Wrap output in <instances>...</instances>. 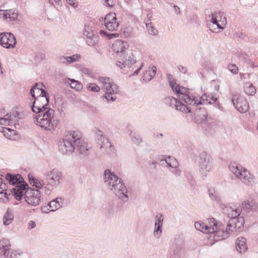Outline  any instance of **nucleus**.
I'll return each mask as SVG.
<instances>
[{
    "instance_id": "obj_1",
    "label": "nucleus",
    "mask_w": 258,
    "mask_h": 258,
    "mask_svg": "<svg viewBox=\"0 0 258 258\" xmlns=\"http://www.w3.org/2000/svg\"><path fill=\"white\" fill-rule=\"evenodd\" d=\"M31 108L37 114L33 117L34 123L50 132L58 128L59 120L55 116L54 111L48 106L49 100L43 97H35Z\"/></svg>"
},
{
    "instance_id": "obj_2",
    "label": "nucleus",
    "mask_w": 258,
    "mask_h": 258,
    "mask_svg": "<svg viewBox=\"0 0 258 258\" xmlns=\"http://www.w3.org/2000/svg\"><path fill=\"white\" fill-rule=\"evenodd\" d=\"M58 149L59 152L66 155L72 154L75 149L85 156L89 154V148L82 139V135L79 131L66 132L62 141L59 142Z\"/></svg>"
},
{
    "instance_id": "obj_3",
    "label": "nucleus",
    "mask_w": 258,
    "mask_h": 258,
    "mask_svg": "<svg viewBox=\"0 0 258 258\" xmlns=\"http://www.w3.org/2000/svg\"><path fill=\"white\" fill-rule=\"evenodd\" d=\"M103 179L107 187L119 199L124 202L128 201L127 189L121 178L110 170L106 169L104 172Z\"/></svg>"
},
{
    "instance_id": "obj_4",
    "label": "nucleus",
    "mask_w": 258,
    "mask_h": 258,
    "mask_svg": "<svg viewBox=\"0 0 258 258\" xmlns=\"http://www.w3.org/2000/svg\"><path fill=\"white\" fill-rule=\"evenodd\" d=\"M221 208L223 209V213L226 214L230 218L228 224L229 227H231L232 231L241 232L243 230L244 219L243 216H240L242 212L241 207L233 209L230 207L222 205Z\"/></svg>"
},
{
    "instance_id": "obj_5",
    "label": "nucleus",
    "mask_w": 258,
    "mask_h": 258,
    "mask_svg": "<svg viewBox=\"0 0 258 258\" xmlns=\"http://www.w3.org/2000/svg\"><path fill=\"white\" fill-rule=\"evenodd\" d=\"M5 178L10 185L15 186L10 189V192H13L14 198L17 201H21L23 197V191L28 185L24 181V179L19 174L15 175L9 173L6 174Z\"/></svg>"
},
{
    "instance_id": "obj_6",
    "label": "nucleus",
    "mask_w": 258,
    "mask_h": 258,
    "mask_svg": "<svg viewBox=\"0 0 258 258\" xmlns=\"http://www.w3.org/2000/svg\"><path fill=\"white\" fill-rule=\"evenodd\" d=\"M43 176L46 184L45 193L47 194H50L53 188L57 187L62 179V172L57 169L45 172Z\"/></svg>"
},
{
    "instance_id": "obj_7",
    "label": "nucleus",
    "mask_w": 258,
    "mask_h": 258,
    "mask_svg": "<svg viewBox=\"0 0 258 258\" xmlns=\"http://www.w3.org/2000/svg\"><path fill=\"white\" fill-rule=\"evenodd\" d=\"M100 81L103 84L102 89L105 91L103 100L105 99L108 103L114 101L116 99V94L119 91L117 86L109 78L102 77Z\"/></svg>"
},
{
    "instance_id": "obj_8",
    "label": "nucleus",
    "mask_w": 258,
    "mask_h": 258,
    "mask_svg": "<svg viewBox=\"0 0 258 258\" xmlns=\"http://www.w3.org/2000/svg\"><path fill=\"white\" fill-rule=\"evenodd\" d=\"M229 170L237 176L243 183L252 186L254 183V177L249 172L241 166H238L237 165L231 163L229 165Z\"/></svg>"
},
{
    "instance_id": "obj_9",
    "label": "nucleus",
    "mask_w": 258,
    "mask_h": 258,
    "mask_svg": "<svg viewBox=\"0 0 258 258\" xmlns=\"http://www.w3.org/2000/svg\"><path fill=\"white\" fill-rule=\"evenodd\" d=\"M23 196L27 203L32 206L38 205L41 199V193L39 189H34L28 186L23 191Z\"/></svg>"
},
{
    "instance_id": "obj_10",
    "label": "nucleus",
    "mask_w": 258,
    "mask_h": 258,
    "mask_svg": "<svg viewBox=\"0 0 258 258\" xmlns=\"http://www.w3.org/2000/svg\"><path fill=\"white\" fill-rule=\"evenodd\" d=\"M112 47L113 51L116 53L115 57L119 59V63H118L119 65H121L120 64H126V63H128L130 60L128 59L127 61H124L122 59L123 58L122 57L124 52L130 51L129 45L127 42L117 40L112 44Z\"/></svg>"
},
{
    "instance_id": "obj_11",
    "label": "nucleus",
    "mask_w": 258,
    "mask_h": 258,
    "mask_svg": "<svg viewBox=\"0 0 258 258\" xmlns=\"http://www.w3.org/2000/svg\"><path fill=\"white\" fill-rule=\"evenodd\" d=\"M199 158L200 171L203 176L206 177L212 168V157L206 152H203L200 153Z\"/></svg>"
},
{
    "instance_id": "obj_12",
    "label": "nucleus",
    "mask_w": 258,
    "mask_h": 258,
    "mask_svg": "<svg viewBox=\"0 0 258 258\" xmlns=\"http://www.w3.org/2000/svg\"><path fill=\"white\" fill-rule=\"evenodd\" d=\"M164 103L167 106L173 108L175 107L177 110L182 112L187 113L191 112L189 107H187L181 101L178 100L173 97L171 96L165 98L164 99Z\"/></svg>"
},
{
    "instance_id": "obj_13",
    "label": "nucleus",
    "mask_w": 258,
    "mask_h": 258,
    "mask_svg": "<svg viewBox=\"0 0 258 258\" xmlns=\"http://www.w3.org/2000/svg\"><path fill=\"white\" fill-rule=\"evenodd\" d=\"M232 102L235 108L240 113L246 112L249 108L247 100L243 96L234 95L232 96Z\"/></svg>"
},
{
    "instance_id": "obj_14",
    "label": "nucleus",
    "mask_w": 258,
    "mask_h": 258,
    "mask_svg": "<svg viewBox=\"0 0 258 258\" xmlns=\"http://www.w3.org/2000/svg\"><path fill=\"white\" fill-rule=\"evenodd\" d=\"M179 99L187 105H195L196 104V96L188 91V89L180 86L177 94Z\"/></svg>"
},
{
    "instance_id": "obj_15",
    "label": "nucleus",
    "mask_w": 258,
    "mask_h": 258,
    "mask_svg": "<svg viewBox=\"0 0 258 258\" xmlns=\"http://www.w3.org/2000/svg\"><path fill=\"white\" fill-rule=\"evenodd\" d=\"M0 44L5 48H13L15 47L16 39L11 33H2L0 34Z\"/></svg>"
},
{
    "instance_id": "obj_16",
    "label": "nucleus",
    "mask_w": 258,
    "mask_h": 258,
    "mask_svg": "<svg viewBox=\"0 0 258 258\" xmlns=\"http://www.w3.org/2000/svg\"><path fill=\"white\" fill-rule=\"evenodd\" d=\"M231 228L228 226L227 224L225 230L217 229L214 232L211 234V236H213L216 241H220L229 237L231 234L237 235L240 232V231H232Z\"/></svg>"
},
{
    "instance_id": "obj_17",
    "label": "nucleus",
    "mask_w": 258,
    "mask_h": 258,
    "mask_svg": "<svg viewBox=\"0 0 258 258\" xmlns=\"http://www.w3.org/2000/svg\"><path fill=\"white\" fill-rule=\"evenodd\" d=\"M98 144L100 146V149L103 153L108 155H111L114 153V149L108 139L101 135L98 139Z\"/></svg>"
},
{
    "instance_id": "obj_18",
    "label": "nucleus",
    "mask_w": 258,
    "mask_h": 258,
    "mask_svg": "<svg viewBox=\"0 0 258 258\" xmlns=\"http://www.w3.org/2000/svg\"><path fill=\"white\" fill-rule=\"evenodd\" d=\"M104 22L105 26L109 31L116 30L119 26L115 13H110L107 14L104 18Z\"/></svg>"
},
{
    "instance_id": "obj_19",
    "label": "nucleus",
    "mask_w": 258,
    "mask_h": 258,
    "mask_svg": "<svg viewBox=\"0 0 258 258\" xmlns=\"http://www.w3.org/2000/svg\"><path fill=\"white\" fill-rule=\"evenodd\" d=\"M200 122L202 127L209 134H212L217 127V121L213 118L208 117L206 114H203Z\"/></svg>"
},
{
    "instance_id": "obj_20",
    "label": "nucleus",
    "mask_w": 258,
    "mask_h": 258,
    "mask_svg": "<svg viewBox=\"0 0 258 258\" xmlns=\"http://www.w3.org/2000/svg\"><path fill=\"white\" fill-rule=\"evenodd\" d=\"M224 13L222 11H218L217 12H215L214 13H212L210 16L209 17H211V22L213 24L216 25L218 28L220 29H223L224 27L222 26L218 22V19H220V21H222V24H224V23L225 22V24L226 22V19L225 17L223 18V20H222V18L224 16Z\"/></svg>"
},
{
    "instance_id": "obj_21",
    "label": "nucleus",
    "mask_w": 258,
    "mask_h": 258,
    "mask_svg": "<svg viewBox=\"0 0 258 258\" xmlns=\"http://www.w3.org/2000/svg\"><path fill=\"white\" fill-rule=\"evenodd\" d=\"M11 244L8 239H3L0 240V250L4 254L5 257L8 258H14L13 253H10Z\"/></svg>"
},
{
    "instance_id": "obj_22",
    "label": "nucleus",
    "mask_w": 258,
    "mask_h": 258,
    "mask_svg": "<svg viewBox=\"0 0 258 258\" xmlns=\"http://www.w3.org/2000/svg\"><path fill=\"white\" fill-rule=\"evenodd\" d=\"M217 100V98L214 97L213 95H207L205 93L200 97V100L196 98V104L195 105L198 106L199 104H211L215 103Z\"/></svg>"
},
{
    "instance_id": "obj_23",
    "label": "nucleus",
    "mask_w": 258,
    "mask_h": 258,
    "mask_svg": "<svg viewBox=\"0 0 258 258\" xmlns=\"http://www.w3.org/2000/svg\"><path fill=\"white\" fill-rule=\"evenodd\" d=\"M217 100V98L214 97L213 95H207L205 93L200 97V100L196 98V104L195 105L198 106L199 104H211L215 103Z\"/></svg>"
},
{
    "instance_id": "obj_24",
    "label": "nucleus",
    "mask_w": 258,
    "mask_h": 258,
    "mask_svg": "<svg viewBox=\"0 0 258 258\" xmlns=\"http://www.w3.org/2000/svg\"><path fill=\"white\" fill-rule=\"evenodd\" d=\"M61 203H62L61 198H56L51 201L48 205L50 209H46V207H42L41 210L42 212L45 213H47L48 212V210L51 212L55 211L62 206Z\"/></svg>"
},
{
    "instance_id": "obj_25",
    "label": "nucleus",
    "mask_w": 258,
    "mask_h": 258,
    "mask_svg": "<svg viewBox=\"0 0 258 258\" xmlns=\"http://www.w3.org/2000/svg\"><path fill=\"white\" fill-rule=\"evenodd\" d=\"M163 218L161 214L156 216V221L155 223V230L154 234L155 237L159 238L162 233Z\"/></svg>"
},
{
    "instance_id": "obj_26",
    "label": "nucleus",
    "mask_w": 258,
    "mask_h": 258,
    "mask_svg": "<svg viewBox=\"0 0 258 258\" xmlns=\"http://www.w3.org/2000/svg\"><path fill=\"white\" fill-rule=\"evenodd\" d=\"M129 51L124 52V53H123V54L122 56V57L123 58V60L124 61H127L128 59L130 60L128 63H126V64H121L119 65L118 63L119 61V59L118 58H116L117 60L116 61V65L119 67L121 69H123L126 66H129L131 64H132L133 63L135 62V61L134 60L133 58V55L131 53H128Z\"/></svg>"
},
{
    "instance_id": "obj_27",
    "label": "nucleus",
    "mask_w": 258,
    "mask_h": 258,
    "mask_svg": "<svg viewBox=\"0 0 258 258\" xmlns=\"http://www.w3.org/2000/svg\"><path fill=\"white\" fill-rule=\"evenodd\" d=\"M236 248L239 253L245 252L247 249L246 238L243 237L238 238L236 242Z\"/></svg>"
},
{
    "instance_id": "obj_28",
    "label": "nucleus",
    "mask_w": 258,
    "mask_h": 258,
    "mask_svg": "<svg viewBox=\"0 0 258 258\" xmlns=\"http://www.w3.org/2000/svg\"><path fill=\"white\" fill-rule=\"evenodd\" d=\"M177 245L176 243V247L174 249L173 253L171 256V258H181L184 254V250L183 248V245L182 241Z\"/></svg>"
},
{
    "instance_id": "obj_29",
    "label": "nucleus",
    "mask_w": 258,
    "mask_h": 258,
    "mask_svg": "<svg viewBox=\"0 0 258 258\" xmlns=\"http://www.w3.org/2000/svg\"><path fill=\"white\" fill-rule=\"evenodd\" d=\"M195 226L197 230L203 233H208L210 231H213V228H209L208 225L205 224L202 221L196 222Z\"/></svg>"
},
{
    "instance_id": "obj_30",
    "label": "nucleus",
    "mask_w": 258,
    "mask_h": 258,
    "mask_svg": "<svg viewBox=\"0 0 258 258\" xmlns=\"http://www.w3.org/2000/svg\"><path fill=\"white\" fill-rule=\"evenodd\" d=\"M19 112L17 111L7 113L5 115V118H8V124L7 125H12L13 123L18 121V118H19Z\"/></svg>"
},
{
    "instance_id": "obj_31",
    "label": "nucleus",
    "mask_w": 258,
    "mask_h": 258,
    "mask_svg": "<svg viewBox=\"0 0 258 258\" xmlns=\"http://www.w3.org/2000/svg\"><path fill=\"white\" fill-rule=\"evenodd\" d=\"M67 83L70 85L71 88L77 91H80L83 89L82 84L75 79L68 78Z\"/></svg>"
},
{
    "instance_id": "obj_32",
    "label": "nucleus",
    "mask_w": 258,
    "mask_h": 258,
    "mask_svg": "<svg viewBox=\"0 0 258 258\" xmlns=\"http://www.w3.org/2000/svg\"><path fill=\"white\" fill-rule=\"evenodd\" d=\"M14 215L12 211L8 209L3 217V224L7 226L10 225L13 221Z\"/></svg>"
},
{
    "instance_id": "obj_33",
    "label": "nucleus",
    "mask_w": 258,
    "mask_h": 258,
    "mask_svg": "<svg viewBox=\"0 0 258 258\" xmlns=\"http://www.w3.org/2000/svg\"><path fill=\"white\" fill-rule=\"evenodd\" d=\"M156 72V68L155 66H153L149 69V70L146 71L144 74L143 78L145 81H150L154 77Z\"/></svg>"
},
{
    "instance_id": "obj_34",
    "label": "nucleus",
    "mask_w": 258,
    "mask_h": 258,
    "mask_svg": "<svg viewBox=\"0 0 258 258\" xmlns=\"http://www.w3.org/2000/svg\"><path fill=\"white\" fill-rule=\"evenodd\" d=\"M210 198L213 201L216 202L219 204L222 205L221 200L218 194L216 191L215 188L210 187L208 190Z\"/></svg>"
},
{
    "instance_id": "obj_35",
    "label": "nucleus",
    "mask_w": 258,
    "mask_h": 258,
    "mask_svg": "<svg viewBox=\"0 0 258 258\" xmlns=\"http://www.w3.org/2000/svg\"><path fill=\"white\" fill-rule=\"evenodd\" d=\"M13 197L14 195H13V192H10V190L9 192L8 191H0V200L4 203L8 202Z\"/></svg>"
},
{
    "instance_id": "obj_36",
    "label": "nucleus",
    "mask_w": 258,
    "mask_h": 258,
    "mask_svg": "<svg viewBox=\"0 0 258 258\" xmlns=\"http://www.w3.org/2000/svg\"><path fill=\"white\" fill-rule=\"evenodd\" d=\"M245 93L249 95H253L256 92V89L253 85L250 83H246L244 85Z\"/></svg>"
},
{
    "instance_id": "obj_37",
    "label": "nucleus",
    "mask_w": 258,
    "mask_h": 258,
    "mask_svg": "<svg viewBox=\"0 0 258 258\" xmlns=\"http://www.w3.org/2000/svg\"><path fill=\"white\" fill-rule=\"evenodd\" d=\"M42 84H39L38 83H36L34 86L31 89L30 94L32 98H35V97H36L35 94V93L37 94H39L40 91H41V89H42Z\"/></svg>"
},
{
    "instance_id": "obj_38",
    "label": "nucleus",
    "mask_w": 258,
    "mask_h": 258,
    "mask_svg": "<svg viewBox=\"0 0 258 258\" xmlns=\"http://www.w3.org/2000/svg\"><path fill=\"white\" fill-rule=\"evenodd\" d=\"M171 76L170 75H168V78L169 80V84L170 87H171L173 92H175L177 95L179 93V91H180V86L177 84L175 82H174V80H171Z\"/></svg>"
},
{
    "instance_id": "obj_39",
    "label": "nucleus",
    "mask_w": 258,
    "mask_h": 258,
    "mask_svg": "<svg viewBox=\"0 0 258 258\" xmlns=\"http://www.w3.org/2000/svg\"><path fill=\"white\" fill-rule=\"evenodd\" d=\"M161 161H165L167 165L172 168H176L178 165L177 160L175 158H171L170 156L165 159H161Z\"/></svg>"
},
{
    "instance_id": "obj_40",
    "label": "nucleus",
    "mask_w": 258,
    "mask_h": 258,
    "mask_svg": "<svg viewBox=\"0 0 258 258\" xmlns=\"http://www.w3.org/2000/svg\"><path fill=\"white\" fill-rule=\"evenodd\" d=\"M130 135L134 144L139 145L142 142V138L140 137V136L136 134V133L131 131Z\"/></svg>"
},
{
    "instance_id": "obj_41",
    "label": "nucleus",
    "mask_w": 258,
    "mask_h": 258,
    "mask_svg": "<svg viewBox=\"0 0 258 258\" xmlns=\"http://www.w3.org/2000/svg\"><path fill=\"white\" fill-rule=\"evenodd\" d=\"M98 37L95 35H91V36L88 37L86 38L87 44L90 46H94L98 42Z\"/></svg>"
},
{
    "instance_id": "obj_42",
    "label": "nucleus",
    "mask_w": 258,
    "mask_h": 258,
    "mask_svg": "<svg viewBox=\"0 0 258 258\" xmlns=\"http://www.w3.org/2000/svg\"><path fill=\"white\" fill-rule=\"evenodd\" d=\"M146 26L149 34L154 36L158 34V31L152 25L151 23L146 22Z\"/></svg>"
},
{
    "instance_id": "obj_43",
    "label": "nucleus",
    "mask_w": 258,
    "mask_h": 258,
    "mask_svg": "<svg viewBox=\"0 0 258 258\" xmlns=\"http://www.w3.org/2000/svg\"><path fill=\"white\" fill-rule=\"evenodd\" d=\"M208 228L213 229V231H210V232H208V233L211 234L213 233V232H214L216 229H218L217 227V222L214 218H211L209 220Z\"/></svg>"
},
{
    "instance_id": "obj_44",
    "label": "nucleus",
    "mask_w": 258,
    "mask_h": 258,
    "mask_svg": "<svg viewBox=\"0 0 258 258\" xmlns=\"http://www.w3.org/2000/svg\"><path fill=\"white\" fill-rule=\"evenodd\" d=\"M242 207L243 210L247 213L251 211V201H244L242 203Z\"/></svg>"
},
{
    "instance_id": "obj_45",
    "label": "nucleus",
    "mask_w": 258,
    "mask_h": 258,
    "mask_svg": "<svg viewBox=\"0 0 258 258\" xmlns=\"http://www.w3.org/2000/svg\"><path fill=\"white\" fill-rule=\"evenodd\" d=\"M87 88L89 91L98 92L100 91V87L94 83H90L87 86Z\"/></svg>"
},
{
    "instance_id": "obj_46",
    "label": "nucleus",
    "mask_w": 258,
    "mask_h": 258,
    "mask_svg": "<svg viewBox=\"0 0 258 258\" xmlns=\"http://www.w3.org/2000/svg\"><path fill=\"white\" fill-rule=\"evenodd\" d=\"M81 56L78 54H74L72 56H68V58L69 60L68 61H69V63L71 64L72 63L78 61L79 59H80Z\"/></svg>"
},
{
    "instance_id": "obj_47",
    "label": "nucleus",
    "mask_w": 258,
    "mask_h": 258,
    "mask_svg": "<svg viewBox=\"0 0 258 258\" xmlns=\"http://www.w3.org/2000/svg\"><path fill=\"white\" fill-rule=\"evenodd\" d=\"M34 186H35L36 187L38 188H41L43 186H44V187L46 186V184L45 182V180H39L37 179V181H36L35 182V185Z\"/></svg>"
},
{
    "instance_id": "obj_48",
    "label": "nucleus",
    "mask_w": 258,
    "mask_h": 258,
    "mask_svg": "<svg viewBox=\"0 0 258 258\" xmlns=\"http://www.w3.org/2000/svg\"><path fill=\"white\" fill-rule=\"evenodd\" d=\"M58 62L59 63L68 65L69 64V61H68V56H60L57 58Z\"/></svg>"
},
{
    "instance_id": "obj_49",
    "label": "nucleus",
    "mask_w": 258,
    "mask_h": 258,
    "mask_svg": "<svg viewBox=\"0 0 258 258\" xmlns=\"http://www.w3.org/2000/svg\"><path fill=\"white\" fill-rule=\"evenodd\" d=\"M100 34L103 35H106L107 37L109 39H111V38H112L113 37H118V36L119 35L117 33H107L106 32H105V31H103V30H101L100 31Z\"/></svg>"
},
{
    "instance_id": "obj_50",
    "label": "nucleus",
    "mask_w": 258,
    "mask_h": 258,
    "mask_svg": "<svg viewBox=\"0 0 258 258\" xmlns=\"http://www.w3.org/2000/svg\"><path fill=\"white\" fill-rule=\"evenodd\" d=\"M251 211L254 212H257L258 213V203H256L255 202L251 200Z\"/></svg>"
},
{
    "instance_id": "obj_51",
    "label": "nucleus",
    "mask_w": 258,
    "mask_h": 258,
    "mask_svg": "<svg viewBox=\"0 0 258 258\" xmlns=\"http://www.w3.org/2000/svg\"><path fill=\"white\" fill-rule=\"evenodd\" d=\"M0 189H2V191H6L10 190V189H8V186L5 183H3V180L2 178L1 179V182H0Z\"/></svg>"
},
{
    "instance_id": "obj_52",
    "label": "nucleus",
    "mask_w": 258,
    "mask_h": 258,
    "mask_svg": "<svg viewBox=\"0 0 258 258\" xmlns=\"http://www.w3.org/2000/svg\"><path fill=\"white\" fill-rule=\"evenodd\" d=\"M41 93L38 95V97H43L46 99H47L48 100H49V96L47 92L44 89H41Z\"/></svg>"
},
{
    "instance_id": "obj_53",
    "label": "nucleus",
    "mask_w": 258,
    "mask_h": 258,
    "mask_svg": "<svg viewBox=\"0 0 258 258\" xmlns=\"http://www.w3.org/2000/svg\"><path fill=\"white\" fill-rule=\"evenodd\" d=\"M28 178L29 180L30 183L32 185L34 186L35 182L36 181H37V179L34 177L32 175L29 174L28 175Z\"/></svg>"
},
{
    "instance_id": "obj_54",
    "label": "nucleus",
    "mask_w": 258,
    "mask_h": 258,
    "mask_svg": "<svg viewBox=\"0 0 258 258\" xmlns=\"http://www.w3.org/2000/svg\"><path fill=\"white\" fill-rule=\"evenodd\" d=\"M228 69L233 74H236L238 72V68L235 64L229 66Z\"/></svg>"
},
{
    "instance_id": "obj_55",
    "label": "nucleus",
    "mask_w": 258,
    "mask_h": 258,
    "mask_svg": "<svg viewBox=\"0 0 258 258\" xmlns=\"http://www.w3.org/2000/svg\"><path fill=\"white\" fill-rule=\"evenodd\" d=\"M10 20L15 21L18 18V13L14 12H12L10 10Z\"/></svg>"
},
{
    "instance_id": "obj_56",
    "label": "nucleus",
    "mask_w": 258,
    "mask_h": 258,
    "mask_svg": "<svg viewBox=\"0 0 258 258\" xmlns=\"http://www.w3.org/2000/svg\"><path fill=\"white\" fill-rule=\"evenodd\" d=\"M8 118H5V115L4 117H0V124L7 125L8 124Z\"/></svg>"
},
{
    "instance_id": "obj_57",
    "label": "nucleus",
    "mask_w": 258,
    "mask_h": 258,
    "mask_svg": "<svg viewBox=\"0 0 258 258\" xmlns=\"http://www.w3.org/2000/svg\"><path fill=\"white\" fill-rule=\"evenodd\" d=\"M2 15H3V17H4V18L5 19H10V17H11L10 11H7L6 12H4L2 13Z\"/></svg>"
},
{
    "instance_id": "obj_58",
    "label": "nucleus",
    "mask_w": 258,
    "mask_h": 258,
    "mask_svg": "<svg viewBox=\"0 0 258 258\" xmlns=\"http://www.w3.org/2000/svg\"><path fill=\"white\" fill-rule=\"evenodd\" d=\"M83 34L86 37V38L88 37L91 36V35H93L94 34L92 32H89L86 28L85 29V30L83 32Z\"/></svg>"
},
{
    "instance_id": "obj_59",
    "label": "nucleus",
    "mask_w": 258,
    "mask_h": 258,
    "mask_svg": "<svg viewBox=\"0 0 258 258\" xmlns=\"http://www.w3.org/2000/svg\"><path fill=\"white\" fill-rule=\"evenodd\" d=\"M152 18V13L150 12V11H149V13L147 15V20L146 22L151 23Z\"/></svg>"
},
{
    "instance_id": "obj_60",
    "label": "nucleus",
    "mask_w": 258,
    "mask_h": 258,
    "mask_svg": "<svg viewBox=\"0 0 258 258\" xmlns=\"http://www.w3.org/2000/svg\"><path fill=\"white\" fill-rule=\"evenodd\" d=\"M174 11L177 15H180L181 12L179 7L176 5L173 6Z\"/></svg>"
},
{
    "instance_id": "obj_61",
    "label": "nucleus",
    "mask_w": 258,
    "mask_h": 258,
    "mask_svg": "<svg viewBox=\"0 0 258 258\" xmlns=\"http://www.w3.org/2000/svg\"><path fill=\"white\" fill-rule=\"evenodd\" d=\"M178 69L180 72L184 74H185L187 72V69L182 66H179Z\"/></svg>"
},
{
    "instance_id": "obj_62",
    "label": "nucleus",
    "mask_w": 258,
    "mask_h": 258,
    "mask_svg": "<svg viewBox=\"0 0 258 258\" xmlns=\"http://www.w3.org/2000/svg\"><path fill=\"white\" fill-rule=\"evenodd\" d=\"M66 1L69 5L75 8L77 6V5H76L75 3L76 0H66Z\"/></svg>"
},
{
    "instance_id": "obj_63",
    "label": "nucleus",
    "mask_w": 258,
    "mask_h": 258,
    "mask_svg": "<svg viewBox=\"0 0 258 258\" xmlns=\"http://www.w3.org/2000/svg\"><path fill=\"white\" fill-rule=\"evenodd\" d=\"M36 226L35 222L31 221L28 223V228H34Z\"/></svg>"
},
{
    "instance_id": "obj_64",
    "label": "nucleus",
    "mask_w": 258,
    "mask_h": 258,
    "mask_svg": "<svg viewBox=\"0 0 258 258\" xmlns=\"http://www.w3.org/2000/svg\"><path fill=\"white\" fill-rule=\"evenodd\" d=\"M83 72L84 74H87L88 75H90V74L91 73V72L90 71V69H88V68H85L83 70Z\"/></svg>"
}]
</instances>
